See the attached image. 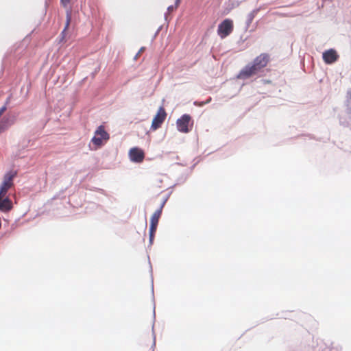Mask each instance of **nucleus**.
<instances>
[{
	"label": "nucleus",
	"instance_id": "1",
	"mask_svg": "<svg viewBox=\"0 0 351 351\" xmlns=\"http://www.w3.org/2000/svg\"><path fill=\"white\" fill-rule=\"evenodd\" d=\"M270 60L269 55L266 53H261L256 57L252 63L246 65L240 71L237 75L238 79L246 80L260 72L267 66Z\"/></svg>",
	"mask_w": 351,
	"mask_h": 351
},
{
	"label": "nucleus",
	"instance_id": "2",
	"mask_svg": "<svg viewBox=\"0 0 351 351\" xmlns=\"http://www.w3.org/2000/svg\"><path fill=\"white\" fill-rule=\"evenodd\" d=\"M16 175L17 172L16 171L11 170L3 176L2 182L0 184V197L7 196L9 190L14 187V179Z\"/></svg>",
	"mask_w": 351,
	"mask_h": 351
},
{
	"label": "nucleus",
	"instance_id": "3",
	"mask_svg": "<svg viewBox=\"0 0 351 351\" xmlns=\"http://www.w3.org/2000/svg\"><path fill=\"white\" fill-rule=\"evenodd\" d=\"M110 138L109 134L106 131L105 127L99 125L95 132L91 142L96 146V149L102 146Z\"/></svg>",
	"mask_w": 351,
	"mask_h": 351
},
{
	"label": "nucleus",
	"instance_id": "4",
	"mask_svg": "<svg viewBox=\"0 0 351 351\" xmlns=\"http://www.w3.org/2000/svg\"><path fill=\"white\" fill-rule=\"evenodd\" d=\"M176 125L178 131L182 133H188L193 128V121L189 114H185L177 120Z\"/></svg>",
	"mask_w": 351,
	"mask_h": 351
},
{
	"label": "nucleus",
	"instance_id": "5",
	"mask_svg": "<svg viewBox=\"0 0 351 351\" xmlns=\"http://www.w3.org/2000/svg\"><path fill=\"white\" fill-rule=\"evenodd\" d=\"M234 24L232 20L226 19L219 24L217 34L222 39L229 36L233 31Z\"/></svg>",
	"mask_w": 351,
	"mask_h": 351
},
{
	"label": "nucleus",
	"instance_id": "6",
	"mask_svg": "<svg viewBox=\"0 0 351 351\" xmlns=\"http://www.w3.org/2000/svg\"><path fill=\"white\" fill-rule=\"evenodd\" d=\"M167 117L165 109L161 106L158 108L156 114L154 116L151 125L152 130L160 128Z\"/></svg>",
	"mask_w": 351,
	"mask_h": 351
},
{
	"label": "nucleus",
	"instance_id": "7",
	"mask_svg": "<svg viewBox=\"0 0 351 351\" xmlns=\"http://www.w3.org/2000/svg\"><path fill=\"white\" fill-rule=\"evenodd\" d=\"M130 160L135 162H143L145 158L143 151L138 147H133L129 152Z\"/></svg>",
	"mask_w": 351,
	"mask_h": 351
},
{
	"label": "nucleus",
	"instance_id": "8",
	"mask_svg": "<svg viewBox=\"0 0 351 351\" xmlns=\"http://www.w3.org/2000/svg\"><path fill=\"white\" fill-rule=\"evenodd\" d=\"M339 55L335 49H330L323 53L322 58L325 63L330 64L336 62Z\"/></svg>",
	"mask_w": 351,
	"mask_h": 351
},
{
	"label": "nucleus",
	"instance_id": "9",
	"mask_svg": "<svg viewBox=\"0 0 351 351\" xmlns=\"http://www.w3.org/2000/svg\"><path fill=\"white\" fill-rule=\"evenodd\" d=\"M13 208L12 200L8 197H0V210L9 212Z\"/></svg>",
	"mask_w": 351,
	"mask_h": 351
},
{
	"label": "nucleus",
	"instance_id": "10",
	"mask_svg": "<svg viewBox=\"0 0 351 351\" xmlns=\"http://www.w3.org/2000/svg\"><path fill=\"white\" fill-rule=\"evenodd\" d=\"M165 203H162L160 207L156 210L150 219V222L158 224L159 219L162 215V210Z\"/></svg>",
	"mask_w": 351,
	"mask_h": 351
},
{
	"label": "nucleus",
	"instance_id": "11",
	"mask_svg": "<svg viewBox=\"0 0 351 351\" xmlns=\"http://www.w3.org/2000/svg\"><path fill=\"white\" fill-rule=\"evenodd\" d=\"M10 125V121L8 119H3L0 121V133L3 132Z\"/></svg>",
	"mask_w": 351,
	"mask_h": 351
},
{
	"label": "nucleus",
	"instance_id": "12",
	"mask_svg": "<svg viewBox=\"0 0 351 351\" xmlns=\"http://www.w3.org/2000/svg\"><path fill=\"white\" fill-rule=\"evenodd\" d=\"M70 22H71V15L69 14H68L67 16H66V24H65V27H64L63 31L61 33L62 36H64L65 32H66V30L68 29V28L69 27Z\"/></svg>",
	"mask_w": 351,
	"mask_h": 351
},
{
	"label": "nucleus",
	"instance_id": "13",
	"mask_svg": "<svg viewBox=\"0 0 351 351\" xmlns=\"http://www.w3.org/2000/svg\"><path fill=\"white\" fill-rule=\"evenodd\" d=\"M158 224L150 222L149 232H156Z\"/></svg>",
	"mask_w": 351,
	"mask_h": 351
},
{
	"label": "nucleus",
	"instance_id": "14",
	"mask_svg": "<svg viewBox=\"0 0 351 351\" xmlns=\"http://www.w3.org/2000/svg\"><path fill=\"white\" fill-rule=\"evenodd\" d=\"M210 101H211V97H209L206 101H202V102H199V103L195 102V104L198 105L199 106H203L204 105L210 103Z\"/></svg>",
	"mask_w": 351,
	"mask_h": 351
},
{
	"label": "nucleus",
	"instance_id": "15",
	"mask_svg": "<svg viewBox=\"0 0 351 351\" xmlns=\"http://www.w3.org/2000/svg\"><path fill=\"white\" fill-rule=\"evenodd\" d=\"M258 12V10H253L250 14H249V18H250V21L251 22L253 19L254 18L255 15L257 14Z\"/></svg>",
	"mask_w": 351,
	"mask_h": 351
},
{
	"label": "nucleus",
	"instance_id": "16",
	"mask_svg": "<svg viewBox=\"0 0 351 351\" xmlns=\"http://www.w3.org/2000/svg\"><path fill=\"white\" fill-rule=\"evenodd\" d=\"M145 48L144 47H141L138 52L136 53V55L135 56L134 58L135 59H137L138 56H141V54L145 51Z\"/></svg>",
	"mask_w": 351,
	"mask_h": 351
},
{
	"label": "nucleus",
	"instance_id": "17",
	"mask_svg": "<svg viewBox=\"0 0 351 351\" xmlns=\"http://www.w3.org/2000/svg\"><path fill=\"white\" fill-rule=\"evenodd\" d=\"M60 2L64 7H66L70 3V0H60Z\"/></svg>",
	"mask_w": 351,
	"mask_h": 351
},
{
	"label": "nucleus",
	"instance_id": "18",
	"mask_svg": "<svg viewBox=\"0 0 351 351\" xmlns=\"http://www.w3.org/2000/svg\"><path fill=\"white\" fill-rule=\"evenodd\" d=\"M7 109V106L5 105L0 108V117L5 112Z\"/></svg>",
	"mask_w": 351,
	"mask_h": 351
},
{
	"label": "nucleus",
	"instance_id": "19",
	"mask_svg": "<svg viewBox=\"0 0 351 351\" xmlns=\"http://www.w3.org/2000/svg\"><path fill=\"white\" fill-rule=\"evenodd\" d=\"M154 235H155V232L152 233V232H149V241H150L151 243H152V241L154 240Z\"/></svg>",
	"mask_w": 351,
	"mask_h": 351
},
{
	"label": "nucleus",
	"instance_id": "20",
	"mask_svg": "<svg viewBox=\"0 0 351 351\" xmlns=\"http://www.w3.org/2000/svg\"><path fill=\"white\" fill-rule=\"evenodd\" d=\"M168 10H172V6H169V7L168 8Z\"/></svg>",
	"mask_w": 351,
	"mask_h": 351
},
{
	"label": "nucleus",
	"instance_id": "21",
	"mask_svg": "<svg viewBox=\"0 0 351 351\" xmlns=\"http://www.w3.org/2000/svg\"><path fill=\"white\" fill-rule=\"evenodd\" d=\"M180 0H176V3L178 4Z\"/></svg>",
	"mask_w": 351,
	"mask_h": 351
}]
</instances>
